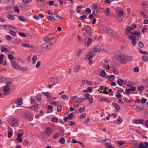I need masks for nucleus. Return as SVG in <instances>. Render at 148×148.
I'll return each mask as SVG.
<instances>
[{
	"instance_id": "603ef678",
	"label": "nucleus",
	"mask_w": 148,
	"mask_h": 148,
	"mask_svg": "<svg viewBox=\"0 0 148 148\" xmlns=\"http://www.w3.org/2000/svg\"><path fill=\"white\" fill-rule=\"evenodd\" d=\"M84 96L86 97L85 98V99H89L90 98L89 97L90 96V95L88 93H87L84 94Z\"/></svg>"
},
{
	"instance_id": "13d9d810",
	"label": "nucleus",
	"mask_w": 148,
	"mask_h": 148,
	"mask_svg": "<svg viewBox=\"0 0 148 148\" xmlns=\"http://www.w3.org/2000/svg\"><path fill=\"white\" fill-rule=\"evenodd\" d=\"M8 57L10 60H12L14 59V56L12 54H9L8 55Z\"/></svg>"
},
{
	"instance_id": "79ce46f5",
	"label": "nucleus",
	"mask_w": 148,
	"mask_h": 148,
	"mask_svg": "<svg viewBox=\"0 0 148 148\" xmlns=\"http://www.w3.org/2000/svg\"><path fill=\"white\" fill-rule=\"evenodd\" d=\"M91 33L92 32H90V31H86V33L85 34L88 36L91 37Z\"/></svg>"
},
{
	"instance_id": "0e129e2a",
	"label": "nucleus",
	"mask_w": 148,
	"mask_h": 148,
	"mask_svg": "<svg viewBox=\"0 0 148 148\" xmlns=\"http://www.w3.org/2000/svg\"><path fill=\"white\" fill-rule=\"evenodd\" d=\"M17 140L20 143L22 142L23 140V138L21 137H19V136L17 137Z\"/></svg>"
},
{
	"instance_id": "72a5a7b5",
	"label": "nucleus",
	"mask_w": 148,
	"mask_h": 148,
	"mask_svg": "<svg viewBox=\"0 0 148 148\" xmlns=\"http://www.w3.org/2000/svg\"><path fill=\"white\" fill-rule=\"evenodd\" d=\"M138 46L140 48H143L144 47V44L141 41H139L138 42Z\"/></svg>"
},
{
	"instance_id": "6e6d98bb",
	"label": "nucleus",
	"mask_w": 148,
	"mask_h": 148,
	"mask_svg": "<svg viewBox=\"0 0 148 148\" xmlns=\"http://www.w3.org/2000/svg\"><path fill=\"white\" fill-rule=\"evenodd\" d=\"M105 10L106 11V15H108L110 13V9L109 8H107L105 9Z\"/></svg>"
},
{
	"instance_id": "f8f14e48",
	"label": "nucleus",
	"mask_w": 148,
	"mask_h": 148,
	"mask_svg": "<svg viewBox=\"0 0 148 148\" xmlns=\"http://www.w3.org/2000/svg\"><path fill=\"white\" fill-rule=\"evenodd\" d=\"M134 122L136 124H143L145 123V121L143 119L136 120L134 121Z\"/></svg>"
},
{
	"instance_id": "864d4df0",
	"label": "nucleus",
	"mask_w": 148,
	"mask_h": 148,
	"mask_svg": "<svg viewBox=\"0 0 148 148\" xmlns=\"http://www.w3.org/2000/svg\"><path fill=\"white\" fill-rule=\"evenodd\" d=\"M24 3L26 4L27 3H30L31 2L32 0H22Z\"/></svg>"
},
{
	"instance_id": "4c0bfd02",
	"label": "nucleus",
	"mask_w": 148,
	"mask_h": 148,
	"mask_svg": "<svg viewBox=\"0 0 148 148\" xmlns=\"http://www.w3.org/2000/svg\"><path fill=\"white\" fill-rule=\"evenodd\" d=\"M142 60L145 62H146L148 60V57L145 56H143L142 58Z\"/></svg>"
},
{
	"instance_id": "f3484780",
	"label": "nucleus",
	"mask_w": 148,
	"mask_h": 148,
	"mask_svg": "<svg viewBox=\"0 0 148 148\" xmlns=\"http://www.w3.org/2000/svg\"><path fill=\"white\" fill-rule=\"evenodd\" d=\"M37 1L38 2L37 4L42 6L43 7L45 5V0H37Z\"/></svg>"
},
{
	"instance_id": "8fccbe9b",
	"label": "nucleus",
	"mask_w": 148,
	"mask_h": 148,
	"mask_svg": "<svg viewBox=\"0 0 148 148\" xmlns=\"http://www.w3.org/2000/svg\"><path fill=\"white\" fill-rule=\"evenodd\" d=\"M139 52L141 54L145 55H148V53L146 51H144L140 50L139 51Z\"/></svg>"
},
{
	"instance_id": "6e6552de",
	"label": "nucleus",
	"mask_w": 148,
	"mask_h": 148,
	"mask_svg": "<svg viewBox=\"0 0 148 148\" xmlns=\"http://www.w3.org/2000/svg\"><path fill=\"white\" fill-rule=\"evenodd\" d=\"M57 80V78H56L55 77H51L48 79L49 82L51 83H55V84L59 82V81H56Z\"/></svg>"
},
{
	"instance_id": "5fc2aeb1",
	"label": "nucleus",
	"mask_w": 148,
	"mask_h": 148,
	"mask_svg": "<svg viewBox=\"0 0 148 148\" xmlns=\"http://www.w3.org/2000/svg\"><path fill=\"white\" fill-rule=\"evenodd\" d=\"M1 52H3V51L7 52L8 51V50L6 48L2 47L1 49Z\"/></svg>"
},
{
	"instance_id": "c03bdc74",
	"label": "nucleus",
	"mask_w": 148,
	"mask_h": 148,
	"mask_svg": "<svg viewBox=\"0 0 148 148\" xmlns=\"http://www.w3.org/2000/svg\"><path fill=\"white\" fill-rule=\"evenodd\" d=\"M133 59V58L130 56H126V60L128 61H132Z\"/></svg>"
},
{
	"instance_id": "f03ea898",
	"label": "nucleus",
	"mask_w": 148,
	"mask_h": 148,
	"mask_svg": "<svg viewBox=\"0 0 148 148\" xmlns=\"http://www.w3.org/2000/svg\"><path fill=\"white\" fill-rule=\"evenodd\" d=\"M18 120L16 118H12L10 121L9 123L10 125L13 127H15L18 125Z\"/></svg>"
},
{
	"instance_id": "c9c22d12",
	"label": "nucleus",
	"mask_w": 148,
	"mask_h": 148,
	"mask_svg": "<svg viewBox=\"0 0 148 148\" xmlns=\"http://www.w3.org/2000/svg\"><path fill=\"white\" fill-rule=\"evenodd\" d=\"M106 31L109 34L110 36H111L113 32L111 30L109 29H107L106 30Z\"/></svg>"
},
{
	"instance_id": "ea45409f",
	"label": "nucleus",
	"mask_w": 148,
	"mask_h": 148,
	"mask_svg": "<svg viewBox=\"0 0 148 148\" xmlns=\"http://www.w3.org/2000/svg\"><path fill=\"white\" fill-rule=\"evenodd\" d=\"M19 19L21 21H24L26 20V18L22 16H18Z\"/></svg>"
},
{
	"instance_id": "3c124183",
	"label": "nucleus",
	"mask_w": 148,
	"mask_h": 148,
	"mask_svg": "<svg viewBox=\"0 0 148 148\" xmlns=\"http://www.w3.org/2000/svg\"><path fill=\"white\" fill-rule=\"evenodd\" d=\"M41 95L40 94H38L37 96V99L38 101H40L41 100Z\"/></svg>"
},
{
	"instance_id": "774afa93",
	"label": "nucleus",
	"mask_w": 148,
	"mask_h": 148,
	"mask_svg": "<svg viewBox=\"0 0 148 148\" xmlns=\"http://www.w3.org/2000/svg\"><path fill=\"white\" fill-rule=\"evenodd\" d=\"M144 144L143 143H140L139 145L138 148H143Z\"/></svg>"
},
{
	"instance_id": "58836bf2",
	"label": "nucleus",
	"mask_w": 148,
	"mask_h": 148,
	"mask_svg": "<svg viewBox=\"0 0 148 148\" xmlns=\"http://www.w3.org/2000/svg\"><path fill=\"white\" fill-rule=\"evenodd\" d=\"M68 124L70 126H73L75 125V123L74 121H69Z\"/></svg>"
},
{
	"instance_id": "393cba45",
	"label": "nucleus",
	"mask_w": 148,
	"mask_h": 148,
	"mask_svg": "<svg viewBox=\"0 0 148 148\" xmlns=\"http://www.w3.org/2000/svg\"><path fill=\"white\" fill-rule=\"evenodd\" d=\"M123 82V80L121 79H118L117 80V84L120 86H122Z\"/></svg>"
},
{
	"instance_id": "473e14b6",
	"label": "nucleus",
	"mask_w": 148,
	"mask_h": 148,
	"mask_svg": "<svg viewBox=\"0 0 148 148\" xmlns=\"http://www.w3.org/2000/svg\"><path fill=\"white\" fill-rule=\"evenodd\" d=\"M100 101H108L109 102H110L111 101H108V99L105 98L104 97H101L100 99Z\"/></svg>"
},
{
	"instance_id": "a878e982",
	"label": "nucleus",
	"mask_w": 148,
	"mask_h": 148,
	"mask_svg": "<svg viewBox=\"0 0 148 148\" xmlns=\"http://www.w3.org/2000/svg\"><path fill=\"white\" fill-rule=\"evenodd\" d=\"M106 73L105 70H102L100 72V75L103 77H105L106 76Z\"/></svg>"
},
{
	"instance_id": "4d7b16f0",
	"label": "nucleus",
	"mask_w": 148,
	"mask_h": 148,
	"mask_svg": "<svg viewBox=\"0 0 148 148\" xmlns=\"http://www.w3.org/2000/svg\"><path fill=\"white\" fill-rule=\"evenodd\" d=\"M4 56V55L3 54L0 55V64L3 63V58Z\"/></svg>"
},
{
	"instance_id": "680f3d73",
	"label": "nucleus",
	"mask_w": 148,
	"mask_h": 148,
	"mask_svg": "<svg viewBox=\"0 0 148 148\" xmlns=\"http://www.w3.org/2000/svg\"><path fill=\"white\" fill-rule=\"evenodd\" d=\"M10 34L12 36H16V34L15 33V32H14L11 30H10Z\"/></svg>"
},
{
	"instance_id": "e433bc0d",
	"label": "nucleus",
	"mask_w": 148,
	"mask_h": 148,
	"mask_svg": "<svg viewBox=\"0 0 148 148\" xmlns=\"http://www.w3.org/2000/svg\"><path fill=\"white\" fill-rule=\"evenodd\" d=\"M62 110V107L60 105H58L57 108V111L58 112H60Z\"/></svg>"
},
{
	"instance_id": "338daca9",
	"label": "nucleus",
	"mask_w": 148,
	"mask_h": 148,
	"mask_svg": "<svg viewBox=\"0 0 148 148\" xmlns=\"http://www.w3.org/2000/svg\"><path fill=\"white\" fill-rule=\"evenodd\" d=\"M117 121L120 123H121L123 121V119L120 116H119L117 120Z\"/></svg>"
},
{
	"instance_id": "1a4fd4ad",
	"label": "nucleus",
	"mask_w": 148,
	"mask_h": 148,
	"mask_svg": "<svg viewBox=\"0 0 148 148\" xmlns=\"http://www.w3.org/2000/svg\"><path fill=\"white\" fill-rule=\"evenodd\" d=\"M11 64L12 66L15 69L20 70L21 69V67L19 66L18 64L15 63L13 61L11 62Z\"/></svg>"
},
{
	"instance_id": "bf43d9fd",
	"label": "nucleus",
	"mask_w": 148,
	"mask_h": 148,
	"mask_svg": "<svg viewBox=\"0 0 148 148\" xmlns=\"http://www.w3.org/2000/svg\"><path fill=\"white\" fill-rule=\"evenodd\" d=\"M61 97L63 99H69V97L68 96L65 95H62L61 96Z\"/></svg>"
},
{
	"instance_id": "aec40b11",
	"label": "nucleus",
	"mask_w": 148,
	"mask_h": 148,
	"mask_svg": "<svg viewBox=\"0 0 148 148\" xmlns=\"http://www.w3.org/2000/svg\"><path fill=\"white\" fill-rule=\"evenodd\" d=\"M116 11L118 15L120 16H121L123 14V13L122 10L117 9L116 10Z\"/></svg>"
},
{
	"instance_id": "cd10ccee",
	"label": "nucleus",
	"mask_w": 148,
	"mask_h": 148,
	"mask_svg": "<svg viewBox=\"0 0 148 148\" xmlns=\"http://www.w3.org/2000/svg\"><path fill=\"white\" fill-rule=\"evenodd\" d=\"M92 38L88 37L87 40V46H88L90 45V44L92 42Z\"/></svg>"
},
{
	"instance_id": "20e7f679",
	"label": "nucleus",
	"mask_w": 148,
	"mask_h": 148,
	"mask_svg": "<svg viewBox=\"0 0 148 148\" xmlns=\"http://www.w3.org/2000/svg\"><path fill=\"white\" fill-rule=\"evenodd\" d=\"M23 116L29 120V121H31L33 118L31 113L29 112H26L23 114Z\"/></svg>"
},
{
	"instance_id": "39448f33",
	"label": "nucleus",
	"mask_w": 148,
	"mask_h": 148,
	"mask_svg": "<svg viewBox=\"0 0 148 148\" xmlns=\"http://www.w3.org/2000/svg\"><path fill=\"white\" fill-rule=\"evenodd\" d=\"M136 36L135 35H129L128 36L129 39L132 40V42L134 46H135L137 43V42L136 41Z\"/></svg>"
},
{
	"instance_id": "423d86ee",
	"label": "nucleus",
	"mask_w": 148,
	"mask_h": 148,
	"mask_svg": "<svg viewBox=\"0 0 148 148\" xmlns=\"http://www.w3.org/2000/svg\"><path fill=\"white\" fill-rule=\"evenodd\" d=\"M52 129L49 127L47 128L46 130L44 132L48 136H50L51 135L52 133Z\"/></svg>"
},
{
	"instance_id": "bb28decb",
	"label": "nucleus",
	"mask_w": 148,
	"mask_h": 148,
	"mask_svg": "<svg viewBox=\"0 0 148 148\" xmlns=\"http://www.w3.org/2000/svg\"><path fill=\"white\" fill-rule=\"evenodd\" d=\"M7 18L9 19L14 20L15 19V18L11 14H8L7 16Z\"/></svg>"
},
{
	"instance_id": "0eeeda50",
	"label": "nucleus",
	"mask_w": 148,
	"mask_h": 148,
	"mask_svg": "<svg viewBox=\"0 0 148 148\" xmlns=\"http://www.w3.org/2000/svg\"><path fill=\"white\" fill-rule=\"evenodd\" d=\"M108 140L110 141V143H108V142L106 143L105 146L106 147V148H115V147L113 146L111 144V141H110L108 139H106L104 140L103 141H106V140Z\"/></svg>"
},
{
	"instance_id": "7ed1b4c3",
	"label": "nucleus",
	"mask_w": 148,
	"mask_h": 148,
	"mask_svg": "<svg viewBox=\"0 0 148 148\" xmlns=\"http://www.w3.org/2000/svg\"><path fill=\"white\" fill-rule=\"evenodd\" d=\"M116 59L119 63H122L124 60H126V56L122 54L119 55L117 56Z\"/></svg>"
},
{
	"instance_id": "412c9836",
	"label": "nucleus",
	"mask_w": 148,
	"mask_h": 148,
	"mask_svg": "<svg viewBox=\"0 0 148 148\" xmlns=\"http://www.w3.org/2000/svg\"><path fill=\"white\" fill-rule=\"evenodd\" d=\"M130 26H128L125 29V32L126 35H128L129 34H131L132 32L130 31Z\"/></svg>"
},
{
	"instance_id": "37998d69",
	"label": "nucleus",
	"mask_w": 148,
	"mask_h": 148,
	"mask_svg": "<svg viewBox=\"0 0 148 148\" xmlns=\"http://www.w3.org/2000/svg\"><path fill=\"white\" fill-rule=\"evenodd\" d=\"M85 27L86 31H91L92 30L90 27L88 25L85 26Z\"/></svg>"
},
{
	"instance_id": "4468645a",
	"label": "nucleus",
	"mask_w": 148,
	"mask_h": 148,
	"mask_svg": "<svg viewBox=\"0 0 148 148\" xmlns=\"http://www.w3.org/2000/svg\"><path fill=\"white\" fill-rule=\"evenodd\" d=\"M22 100L21 98H18V100L15 101V103L17 105H21L23 104V102L22 101Z\"/></svg>"
},
{
	"instance_id": "2f4dec72",
	"label": "nucleus",
	"mask_w": 148,
	"mask_h": 148,
	"mask_svg": "<svg viewBox=\"0 0 148 148\" xmlns=\"http://www.w3.org/2000/svg\"><path fill=\"white\" fill-rule=\"evenodd\" d=\"M142 6L144 8H148V6L147 5V2L146 1L142 2Z\"/></svg>"
},
{
	"instance_id": "4be33fe9",
	"label": "nucleus",
	"mask_w": 148,
	"mask_h": 148,
	"mask_svg": "<svg viewBox=\"0 0 148 148\" xmlns=\"http://www.w3.org/2000/svg\"><path fill=\"white\" fill-rule=\"evenodd\" d=\"M131 35H136V36L139 37L140 36V33L138 31H134V32H132Z\"/></svg>"
},
{
	"instance_id": "b1692460",
	"label": "nucleus",
	"mask_w": 148,
	"mask_h": 148,
	"mask_svg": "<svg viewBox=\"0 0 148 148\" xmlns=\"http://www.w3.org/2000/svg\"><path fill=\"white\" fill-rule=\"evenodd\" d=\"M43 40L45 41H49L51 40L50 37L48 34L46 36H45L43 38Z\"/></svg>"
},
{
	"instance_id": "e2e57ef3",
	"label": "nucleus",
	"mask_w": 148,
	"mask_h": 148,
	"mask_svg": "<svg viewBox=\"0 0 148 148\" xmlns=\"http://www.w3.org/2000/svg\"><path fill=\"white\" fill-rule=\"evenodd\" d=\"M58 121V119L56 117H53L52 119V121L54 123L57 122Z\"/></svg>"
},
{
	"instance_id": "ddd939ff",
	"label": "nucleus",
	"mask_w": 148,
	"mask_h": 148,
	"mask_svg": "<svg viewBox=\"0 0 148 148\" xmlns=\"http://www.w3.org/2000/svg\"><path fill=\"white\" fill-rule=\"evenodd\" d=\"M19 8H20V10H26L27 9V6L26 4H21L19 6Z\"/></svg>"
},
{
	"instance_id": "69168bd1",
	"label": "nucleus",
	"mask_w": 148,
	"mask_h": 148,
	"mask_svg": "<svg viewBox=\"0 0 148 148\" xmlns=\"http://www.w3.org/2000/svg\"><path fill=\"white\" fill-rule=\"evenodd\" d=\"M13 133L11 132H8V138H10L12 136Z\"/></svg>"
},
{
	"instance_id": "a19ab883",
	"label": "nucleus",
	"mask_w": 148,
	"mask_h": 148,
	"mask_svg": "<svg viewBox=\"0 0 148 148\" xmlns=\"http://www.w3.org/2000/svg\"><path fill=\"white\" fill-rule=\"evenodd\" d=\"M60 134L56 133L53 135V137L54 138H58L60 136Z\"/></svg>"
},
{
	"instance_id": "09e8293b",
	"label": "nucleus",
	"mask_w": 148,
	"mask_h": 148,
	"mask_svg": "<svg viewBox=\"0 0 148 148\" xmlns=\"http://www.w3.org/2000/svg\"><path fill=\"white\" fill-rule=\"evenodd\" d=\"M103 66L104 67V68L106 70H108L109 69V67H110L109 66V65L108 64H103Z\"/></svg>"
},
{
	"instance_id": "a18cd8bd",
	"label": "nucleus",
	"mask_w": 148,
	"mask_h": 148,
	"mask_svg": "<svg viewBox=\"0 0 148 148\" xmlns=\"http://www.w3.org/2000/svg\"><path fill=\"white\" fill-rule=\"evenodd\" d=\"M85 108L84 107L80 108L79 109V111L77 113L79 112L82 113L84 111Z\"/></svg>"
},
{
	"instance_id": "052dcab7",
	"label": "nucleus",
	"mask_w": 148,
	"mask_h": 148,
	"mask_svg": "<svg viewBox=\"0 0 148 148\" xmlns=\"http://www.w3.org/2000/svg\"><path fill=\"white\" fill-rule=\"evenodd\" d=\"M47 18L48 19L49 21H52L53 19H54L55 20H57L55 18H53L52 17H51V16H47Z\"/></svg>"
},
{
	"instance_id": "f257e3e1",
	"label": "nucleus",
	"mask_w": 148,
	"mask_h": 148,
	"mask_svg": "<svg viewBox=\"0 0 148 148\" xmlns=\"http://www.w3.org/2000/svg\"><path fill=\"white\" fill-rule=\"evenodd\" d=\"M53 46L54 44L50 42H46L41 45V47L42 48L47 50L51 49Z\"/></svg>"
},
{
	"instance_id": "dca6fc26",
	"label": "nucleus",
	"mask_w": 148,
	"mask_h": 148,
	"mask_svg": "<svg viewBox=\"0 0 148 148\" xmlns=\"http://www.w3.org/2000/svg\"><path fill=\"white\" fill-rule=\"evenodd\" d=\"M112 104L113 106H114L116 109V112H118L119 110L120 109V106L117 104V103L115 102H113Z\"/></svg>"
},
{
	"instance_id": "de8ad7c7",
	"label": "nucleus",
	"mask_w": 148,
	"mask_h": 148,
	"mask_svg": "<svg viewBox=\"0 0 148 148\" xmlns=\"http://www.w3.org/2000/svg\"><path fill=\"white\" fill-rule=\"evenodd\" d=\"M18 34L22 37H25L26 36V35L23 32H19Z\"/></svg>"
},
{
	"instance_id": "9d476101",
	"label": "nucleus",
	"mask_w": 148,
	"mask_h": 148,
	"mask_svg": "<svg viewBox=\"0 0 148 148\" xmlns=\"http://www.w3.org/2000/svg\"><path fill=\"white\" fill-rule=\"evenodd\" d=\"M38 104L35 103L31 107V109L32 110H34L35 112L38 111Z\"/></svg>"
},
{
	"instance_id": "a211bd4d",
	"label": "nucleus",
	"mask_w": 148,
	"mask_h": 148,
	"mask_svg": "<svg viewBox=\"0 0 148 148\" xmlns=\"http://www.w3.org/2000/svg\"><path fill=\"white\" fill-rule=\"evenodd\" d=\"M144 109V107L143 105H140L136 107L135 108V110L137 112H138L141 110H143Z\"/></svg>"
},
{
	"instance_id": "6ab92c4d",
	"label": "nucleus",
	"mask_w": 148,
	"mask_h": 148,
	"mask_svg": "<svg viewBox=\"0 0 148 148\" xmlns=\"http://www.w3.org/2000/svg\"><path fill=\"white\" fill-rule=\"evenodd\" d=\"M111 36L114 37L116 39H119L120 38L119 36L116 33L113 32Z\"/></svg>"
},
{
	"instance_id": "f704fd0d",
	"label": "nucleus",
	"mask_w": 148,
	"mask_h": 148,
	"mask_svg": "<svg viewBox=\"0 0 148 148\" xmlns=\"http://www.w3.org/2000/svg\"><path fill=\"white\" fill-rule=\"evenodd\" d=\"M30 44H27V43H23L22 44V46L24 47H27L28 48V47H31V46H29Z\"/></svg>"
},
{
	"instance_id": "c756f323",
	"label": "nucleus",
	"mask_w": 148,
	"mask_h": 148,
	"mask_svg": "<svg viewBox=\"0 0 148 148\" xmlns=\"http://www.w3.org/2000/svg\"><path fill=\"white\" fill-rule=\"evenodd\" d=\"M85 99V98H81L77 100L76 102L78 103H82Z\"/></svg>"
},
{
	"instance_id": "49530a36",
	"label": "nucleus",
	"mask_w": 148,
	"mask_h": 148,
	"mask_svg": "<svg viewBox=\"0 0 148 148\" xmlns=\"http://www.w3.org/2000/svg\"><path fill=\"white\" fill-rule=\"evenodd\" d=\"M5 38L7 40L9 41L11 40L12 39V37L9 35H7L5 36Z\"/></svg>"
},
{
	"instance_id": "7c9ffc66",
	"label": "nucleus",
	"mask_w": 148,
	"mask_h": 148,
	"mask_svg": "<svg viewBox=\"0 0 148 148\" xmlns=\"http://www.w3.org/2000/svg\"><path fill=\"white\" fill-rule=\"evenodd\" d=\"M80 66L78 65H76L74 67V71L75 72H78V69L80 68Z\"/></svg>"
},
{
	"instance_id": "2eb2a0df",
	"label": "nucleus",
	"mask_w": 148,
	"mask_h": 148,
	"mask_svg": "<svg viewBox=\"0 0 148 148\" xmlns=\"http://www.w3.org/2000/svg\"><path fill=\"white\" fill-rule=\"evenodd\" d=\"M10 88L9 87H7V86H5L3 88V90L4 92L5 93H4V95H7L9 93H6V92H7L9 91L10 90Z\"/></svg>"
},
{
	"instance_id": "5701e85b",
	"label": "nucleus",
	"mask_w": 148,
	"mask_h": 148,
	"mask_svg": "<svg viewBox=\"0 0 148 148\" xmlns=\"http://www.w3.org/2000/svg\"><path fill=\"white\" fill-rule=\"evenodd\" d=\"M37 60V57L36 56V55H34L33 56V58L32 59V63L34 64Z\"/></svg>"
},
{
	"instance_id": "9b49d317",
	"label": "nucleus",
	"mask_w": 148,
	"mask_h": 148,
	"mask_svg": "<svg viewBox=\"0 0 148 148\" xmlns=\"http://www.w3.org/2000/svg\"><path fill=\"white\" fill-rule=\"evenodd\" d=\"M94 51L93 52L94 53H95L97 52H100V51L101 49V47L99 46H95L94 48Z\"/></svg>"
},
{
	"instance_id": "c85d7f7f",
	"label": "nucleus",
	"mask_w": 148,
	"mask_h": 148,
	"mask_svg": "<svg viewBox=\"0 0 148 148\" xmlns=\"http://www.w3.org/2000/svg\"><path fill=\"white\" fill-rule=\"evenodd\" d=\"M65 140L64 137H61L59 140V142L61 144H64L65 142Z\"/></svg>"
}]
</instances>
